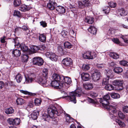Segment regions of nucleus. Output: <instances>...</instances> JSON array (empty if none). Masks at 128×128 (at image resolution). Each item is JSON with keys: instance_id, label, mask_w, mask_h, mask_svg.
<instances>
[{"instance_id": "nucleus-31", "label": "nucleus", "mask_w": 128, "mask_h": 128, "mask_svg": "<svg viewBox=\"0 0 128 128\" xmlns=\"http://www.w3.org/2000/svg\"><path fill=\"white\" fill-rule=\"evenodd\" d=\"M118 13L120 14V16H123L126 14V12H125L124 10L122 8H119L118 9Z\"/></svg>"}, {"instance_id": "nucleus-29", "label": "nucleus", "mask_w": 128, "mask_h": 128, "mask_svg": "<svg viewBox=\"0 0 128 128\" xmlns=\"http://www.w3.org/2000/svg\"><path fill=\"white\" fill-rule=\"evenodd\" d=\"M109 55L110 57L114 59H117L119 58V54L114 52H110Z\"/></svg>"}, {"instance_id": "nucleus-24", "label": "nucleus", "mask_w": 128, "mask_h": 128, "mask_svg": "<svg viewBox=\"0 0 128 128\" xmlns=\"http://www.w3.org/2000/svg\"><path fill=\"white\" fill-rule=\"evenodd\" d=\"M84 21L89 24H92L94 21V18L92 17L87 16L85 18Z\"/></svg>"}, {"instance_id": "nucleus-16", "label": "nucleus", "mask_w": 128, "mask_h": 128, "mask_svg": "<svg viewBox=\"0 0 128 128\" xmlns=\"http://www.w3.org/2000/svg\"><path fill=\"white\" fill-rule=\"evenodd\" d=\"M57 5L56 3L55 2V0H49V2L47 4V7L49 9L53 10Z\"/></svg>"}, {"instance_id": "nucleus-63", "label": "nucleus", "mask_w": 128, "mask_h": 128, "mask_svg": "<svg viewBox=\"0 0 128 128\" xmlns=\"http://www.w3.org/2000/svg\"><path fill=\"white\" fill-rule=\"evenodd\" d=\"M4 83L2 81H0V89L2 88L4 86Z\"/></svg>"}, {"instance_id": "nucleus-14", "label": "nucleus", "mask_w": 128, "mask_h": 128, "mask_svg": "<svg viewBox=\"0 0 128 128\" xmlns=\"http://www.w3.org/2000/svg\"><path fill=\"white\" fill-rule=\"evenodd\" d=\"M47 57L50 58L52 61H56L58 58V56L54 53L47 52L46 54Z\"/></svg>"}, {"instance_id": "nucleus-5", "label": "nucleus", "mask_w": 128, "mask_h": 128, "mask_svg": "<svg viewBox=\"0 0 128 128\" xmlns=\"http://www.w3.org/2000/svg\"><path fill=\"white\" fill-rule=\"evenodd\" d=\"M13 42L14 43V46L16 48H20L21 50L24 52H25L28 50V47L24 44H20L19 41L17 39H14Z\"/></svg>"}, {"instance_id": "nucleus-37", "label": "nucleus", "mask_w": 128, "mask_h": 128, "mask_svg": "<svg viewBox=\"0 0 128 128\" xmlns=\"http://www.w3.org/2000/svg\"><path fill=\"white\" fill-rule=\"evenodd\" d=\"M64 47L68 48H70L72 47V45L70 42L67 41L64 44Z\"/></svg>"}, {"instance_id": "nucleus-9", "label": "nucleus", "mask_w": 128, "mask_h": 128, "mask_svg": "<svg viewBox=\"0 0 128 128\" xmlns=\"http://www.w3.org/2000/svg\"><path fill=\"white\" fill-rule=\"evenodd\" d=\"M47 78L44 76L38 78V82L44 86L46 87L49 85L50 83L47 80Z\"/></svg>"}, {"instance_id": "nucleus-58", "label": "nucleus", "mask_w": 128, "mask_h": 128, "mask_svg": "<svg viewBox=\"0 0 128 128\" xmlns=\"http://www.w3.org/2000/svg\"><path fill=\"white\" fill-rule=\"evenodd\" d=\"M110 34L111 36H113V35L115 34L116 30H110Z\"/></svg>"}, {"instance_id": "nucleus-59", "label": "nucleus", "mask_w": 128, "mask_h": 128, "mask_svg": "<svg viewBox=\"0 0 128 128\" xmlns=\"http://www.w3.org/2000/svg\"><path fill=\"white\" fill-rule=\"evenodd\" d=\"M123 110L124 113H128V106H124L123 108Z\"/></svg>"}, {"instance_id": "nucleus-23", "label": "nucleus", "mask_w": 128, "mask_h": 128, "mask_svg": "<svg viewBox=\"0 0 128 128\" xmlns=\"http://www.w3.org/2000/svg\"><path fill=\"white\" fill-rule=\"evenodd\" d=\"M16 102L17 105L21 106L24 104L25 101L23 98H18L16 99Z\"/></svg>"}, {"instance_id": "nucleus-60", "label": "nucleus", "mask_w": 128, "mask_h": 128, "mask_svg": "<svg viewBox=\"0 0 128 128\" xmlns=\"http://www.w3.org/2000/svg\"><path fill=\"white\" fill-rule=\"evenodd\" d=\"M110 8L109 7H107V8L106 9H104L103 10L105 14L108 13L110 11Z\"/></svg>"}, {"instance_id": "nucleus-50", "label": "nucleus", "mask_w": 128, "mask_h": 128, "mask_svg": "<svg viewBox=\"0 0 128 128\" xmlns=\"http://www.w3.org/2000/svg\"><path fill=\"white\" fill-rule=\"evenodd\" d=\"M120 64L124 66H128V62L126 60H122L120 62Z\"/></svg>"}, {"instance_id": "nucleus-6", "label": "nucleus", "mask_w": 128, "mask_h": 128, "mask_svg": "<svg viewBox=\"0 0 128 128\" xmlns=\"http://www.w3.org/2000/svg\"><path fill=\"white\" fill-rule=\"evenodd\" d=\"M123 83L122 80H114L113 82V85L115 86V89L117 90H120L123 89Z\"/></svg>"}, {"instance_id": "nucleus-2", "label": "nucleus", "mask_w": 128, "mask_h": 128, "mask_svg": "<svg viewBox=\"0 0 128 128\" xmlns=\"http://www.w3.org/2000/svg\"><path fill=\"white\" fill-rule=\"evenodd\" d=\"M63 112L62 109L58 110L55 106H50L47 110V112L48 114V115L44 113L42 114V117L44 120L48 121L50 118H52L54 116H58L60 114L61 116H64V113Z\"/></svg>"}, {"instance_id": "nucleus-57", "label": "nucleus", "mask_w": 128, "mask_h": 128, "mask_svg": "<svg viewBox=\"0 0 128 128\" xmlns=\"http://www.w3.org/2000/svg\"><path fill=\"white\" fill-rule=\"evenodd\" d=\"M33 106V102L32 101H30L29 102L27 105L28 107L29 108H32Z\"/></svg>"}, {"instance_id": "nucleus-39", "label": "nucleus", "mask_w": 128, "mask_h": 128, "mask_svg": "<svg viewBox=\"0 0 128 128\" xmlns=\"http://www.w3.org/2000/svg\"><path fill=\"white\" fill-rule=\"evenodd\" d=\"M35 104L36 106H39L41 104L42 101L40 98H36L34 100Z\"/></svg>"}, {"instance_id": "nucleus-36", "label": "nucleus", "mask_w": 128, "mask_h": 128, "mask_svg": "<svg viewBox=\"0 0 128 128\" xmlns=\"http://www.w3.org/2000/svg\"><path fill=\"white\" fill-rule=\"evenodd\" d=\"M114 87L112 85L108 84L106 85L105 87V89L108 90H111L114 89Z\"/></svg>"}, {"instance_id": "nucleus-41", "label": "nucleus", "mask_w": 128, "mask_h": 128, "mask_svg": "<svg viewBox=\"0 0 128 128\" xmlns=\"http://www.w3.org/2000/svg\"><path fill=\"white\" fill-rule=\"evenodd\" d=\"M31 50L34 53L36 52L39 50L38 47L36 46H32L30 47Z\"/></svg>"}, {"instance_id": "nucleus-32", "label": "nucleus", "mask_w": 128, "mask_h": 128, "mask_svg": "<svg viewBox=\"0 0 128 128\" xmlns=\"http://www.w3.org/2000/svg\"><path fill=\"white\" fill-rule=\"evenodd\" d=\"M5 112L7 114H12L14 112V110L11 107L6 108L4 110Z\"/></svg>"}, {"instance_id": "nucleus-54", "label": "nucleus", "mask_w": 128, "mask_h": 128, "mask_svg": "<svg viewBox=\"0 0 128 128\" xmlns=\"http://www.w3.org/2000/svg\"><path fill=\"white\" fill-rule=\"evenodd\" d=\"M40 25L43 27L45 28L47 26V24L45 21H42L40 22Z\"/></svg>"}, {"instance_id": "nucleus-19", "label": "nucleus", "mask_w": 128, "mask_h": 128, "mask_svg": "<svg viewBox=\"0 0 128 128\" xmlns=\"http://www.w3.org/2000/svg\"><path fill=\"white\" fill-rule=\"evenodd\" d=\"M81 75L82 79L83 81L88 80L90 79V75L88 73L83 72L81 74Z\"/></svg>"}, {"instance_id": "nucleus-22", "label": "nucleus", "mask_w": 128, "mask_h": 128, "mask_svg": "<svg viewBox=\"0 0 128 128\" xmlns=\"http://www.w3.org/2000/svg\"><path fill=\"white\" fill-rule=\"evenodd\" d=\"M83 86L86 90H87L91 89L93 87L92 84L90 83L84 84Z\"/></svg>"}, {"instance_id": "nucleus-13", "label": "nucleus", "mask_w": 128, "mask_h": 128, "mask_svg": "<svg viewBox=\"0 0 128 128\" xmlns=\"http://www.w3.org/2000/svg\"><path fill=\"white\" fill-rule=\"evenodd\" d=\"M25 81L26 83H30L33 81L35 78V75L33 74H31L28 75L27 76H25Z\"/></svg>"}, {"instance_id": "nucleus-44", "label": "nucleus", "mask_w": 128, "mask_h": 128, "mask_svg": "<svg viewBox=\"0 0 128 128\" xmlns=\"http://www.w3.org/2000/svg\"><path fill=\"white\" fill-rule=\"evenodd\" d=\"M21 3V0H14V6L17 7L20 6Z\"/></svg>"}, {"instance_id": "nucleus-49", "label": "nucleus", "mask_w": 128, "mask_h": 128, "mask_svg": "<svg viewBox=\"0 0 128 128\" xmlns=\"http://www.w3.org/2000/svg\"><path fill=\"white\" fill-rule=\"evenodd\" d=\"M118 117L121 119H124L125 117V115L121 111L118 112Z\"/></svg>"}, {"instance_id": "nucleus-48", "label": "nucleus", "mask_w": 128, "mask_h": 128, "mask_svg": "<svg viewBox=\"0 0 128 128\" xmlns=\"http://www.w3.org/2000/svg\"><path fill=\"white\" fill-rule=\"evenodd\" d=\"M82 68L84 70L86 71L89 70L90 67L88 64H84L83 65Z\"/></svg>"}, {"instance_id": "nucleus-18", "label": "nucleus", "mask_w": 128, "mask_h": 128, "mask_svg": "<svg viewBox=\"0 0 128 128\" xmlns=\"http://www.w3.org/2000/svg\"><path fill=\"white\" fill-rule=\"evenodd\" d=\"M78 4L80 8H83L89 5V2L88 0H84L82 2H78Z\"/></svg>"}, {"instance_id": "nucleus-4", "label": "nucleus", "mask_w": 128, "mask_h": 128, "mask_svg": "<svg viewBox=\"0 0 128 128\" xmlns=\"http://www.w3.org/2000/svg\"><path fill=\"white\" fill-rule=\"evenodd\" d=\"M72 60L70 58L67 57L64 58L62 61V64L65 68L70 71L71 69V65L72 64Z\"/></svg>"}, {"instance_id": "nucleus-45", "label": "nucleus", "mask_w": 128, "mask_h": 128, "mask_svg": "<svg viewBox=\"0 0 128 128\" xmlns=\"http://www.w3.org/2000/svg\"><path fill=\"white\" fill-rule=\"evenodd\" d=\"M20 92L24 94H28L32 96H35L36 95V94H32V93H30L24 90H20Z\"/></svg>"}, {"instance_id": "nucleus-12", "label": "nucleus", "mask_w": 128, "mask_h": 128, "mask_svg": "<svg viewBox=\"0 0 128 128\" xmlns=\"http://www.w3.org/2000/svg\"><path fill=\"white\" fill-rule=\"evenodd\" d=\"M100 76V73L97 70H96L92 74V80L94 82H96L99 80Z\"/></svg>"}, {"instance_id": "nucleus-1", "label": "nucleus", "mask_w": 128, "mask_h": 128, "mask_svg": "<svg viewBox=\"0 0 128 128\" xmlns=\"http://www.w3.org/2000/svg\"><path fill=\"white\" fill-rule=\"evenodd\" d=\"M110 99V96L108 94H107L104 96L103 98H101L100 99V102L103 106L109 110V114L111 118H113L115 117L114 116L111 114V113L115 114L117 112L116 107L115 105H109V100Z\"/></svg>"}, {"instance_id": "nucleus-8", "label": "nucleus", "mask_w": 128, "mask_h": 128, "mask_svg": "<svg viewBox=\"0 0 128 128\" xmlns=\"http://www.w3.org/2000/svg\"><path fill=\"white\" fill-rule=\"evenodd\" d=\"M44 62L43 60L39 57H35L32 60L33 64L34 65L40 66L43 64Z\"/></svg>"}, {"instance_id": "nucleus-27", "label": "nucleus", "mask_w": 128, "mask_h": 128, "mask_svg": "<svg viewBox=\"0 0 128 128\" xmlns=\"http://www.w3.org/2000/svg\"><path fill=\"white\" fill-rule=\"evenodd\" d=\"M62 110V111H63V113H64V116H63V115L61 116V114H60L59 116H66V122H72L73 121V118H71L70 117V115L67 114H66V115L65 113H64V112Z\"/></svg>"}, {"instance_id": "nucleus-47", "label": "nucleus", "mask_w": 128, "mask_h": 128, "mask_svg": "<svg viewBox=\"0 0 128 128\" xmlns=\"http://www.w3.org/2000/svg\"><path fill=\"white\" fill-rule=\"evenodd\" d=\"M19 10L25 12L27 10V6L25 5H22L19 8Z\"/></svg>"}, {"instance_id": "nucleus-55", "label": "nucleus", "mask_w": 128, "mask_h": 128, "mask_svg": "<svg viewBox=\"0 0 128 128\" xmlns=\"http://www.w3.org/2000/svg\"><path fill=\"white\" fill-rule=\"evenodd\" d=\"M90 96L92 98H94L98 96L97 93L94 92H91L90 94Z\"/></svg>"}, {"instance_id": "nucleus-52", "label": "nucleus", "mask_w": 128, "mask_h": 128, "mask_svg": "<svg viewBox=\"0 0 128 128\" xmlns=\"http://www.w3.org/2000/svg\"><path fill=\"white\" fill-rule=\"evenodd\" d=\"M120 38L125 43L128 44V37L126 36H122Z\"/></svg>"}, {"instance_id": "nucleus-64", "label": "nucleus", "mask_w": 128, "mask_h": 128, "mask_svg": "<svg viewBox=\"0 0 128 128\" xmlns=\"http://www.w3.org/2000/svg\"><path fill=\"white\" fill-rule=\"evenodd\" d=\"M22 29L25 31H26L28 30V26H22Z\"/></svg>"}, {"instance_id": "nucleus-28", "label": "nucleus", "mask_w": 128, "mask_h": 128, "mask_svg": "<svg viewBox=\"0 0 128 128\" xmlns=\"http://www.w3.org/2000/svg\"><path fill=\"white\" fill-rule=\"evenodd\" d=\"M39 40L41 42H44L46 41V36L45 34H39Z\"/></svg>"}, {"instance_id": "nucleus-21", "label": "nucleus", "mask_w": 128, "mask_h": 128, "mask_svg": "<svg viewBox=\"0 0 128 128\" xmlns=\"http://www.w3.org/2000/svg\"><path fill=\"white\" fill-rule=\"evenodd\" d=\"M88 30L90 33L93 35H95L96 33L97 29L94 26H90Z\"/></svg>"}, {"instance_id": "nucleus-11", "label": "nucleus", "mask_w": 128, "mask_h": 128, "mask_svg": "<svg viewBox=\"0 0 128 128\" xmlns=\"http://www.w3.org/2000/svg\"><path fill=\"white\" fill-rule=\"evenodd\" d=\"M51 86L55 88L58 89L63 88V86L61 83L56 80L52 81L50 83Z\"/></svg>"}, {"instance_id": "nucleus-46", "label": "nucleus", "mask_w": 128, "mask_h": 128, "mask_svg": "<svg viewBox=\"0 0 128 128\" xmlns=\"http://www.w3.org/2000/svg\"><path fill=\"white\" fill-rule=\"evenodd\" d=\"M111 96L114 99L118 98L120 97V96L119 94L115 93H112L111 94Z\"/></svg>"}, {"instance_id": "nucleus-33", "label": "nucleus", "mask_w": 128, "mask_h": 128, "mask_svg": "<svg viewBox=\"0 0 128 128\" xmlns=\"http://www.w3.org/2000/svg\"><path fill=\"white\" fill-rule=\"evenodd\" d=\"M123 70L122 68L118 67H116L114 69V72L118 74L122 72Z\"/></svg>"}, {"instance_id": "nucleus-3", "label": "nucleus", "mask_w": 128, "mask_h": 128, "mask_svg": "<svg viewBox=\"0 0 128 128\" xmlns=\"http://www.w3.org/2000/svg\"><path fill=\"white\" fill-rule=\"evenodd\" d=\"M81 88H77L75 91L70 92L69 95L68 96L66 93L64 91H61V93L63 94L64 96H62L63 98L68 97V99H69L70 101L72 102L74 104L76 103V96H80L82 94Z\"/></svg>"}, {"instance_id": "nucleus-42", "label": "nucleus", "mask_w": 128, "mask_h": 128, "mask_svg": "<svg viewBox=\"0 0 128 128\" xmlns=\"http://www.w3.org/2000/svg\"><path fill=\"white\" fill-rule=\"evenodd\" d=\"M13 15L14 16H16L18 18H21L22 17L20 13L18 10H14Z\"/></svg>"}, {"instance_id": "nucleus-30", "label": "nucleus", "mask_w": 128, "mask_h": 128, "mask_svg": "<svg viewBox=\"0 0 128 128\" xmlns=\"http://www.w3.org/2000/svg\"><path fill=\"white\" fill-rule=\"evenodd\" d=\"M39 113L38 111H34L31 114V118L34 120L36 119L39 115Z\"/></svg>"}, {"instance_id": "nucleus-35", "label": "nucleus", "mask_w": 128, "mask_h": 128, "mask_svg": "<svg viewBox=\"0 0 128 128\" xmlns=\"http://www.w3.org/2000/svg\"><path fill=\"white\" fill-rule=\"evenodd\" d=\"M106 77H108L110 78H112L113 77V75L112 71L110 70H106Z\"/></svg>"}, {"instance_id": "nucleus-38", "label": "nucleus", "mask_w": 128, "mask_h": 128, "mask_svg": "<svg viewBox=\"0 0 128 128\" xmlns=\"http://www.w3.org/2000/svg\"><path fill=\"white\" fill-rule=\"evenodd\" d=\"M48 69L46 68H44L42 71L43 76L48 78Z\"/></svg>"}, {"instance_id": "nucleus-17", "label": "nucleus", "mask_w": 128, "mask_h": 128, "mask_svg": "<svg viewBox=\"0 0 128 128\" xmlns=\"http://www.w3.org/2000/svg\"><path fill=\"white\" fill-rule=\"evenodd\" d=\"M52 78L54 80H56L59 81L61 83V80L63 78V76L62 75H60L58 74H54L52 76Z\"/></svg>"}, {"instance_id": "nucleus-10", "label": "nucleus", "mask_w": 128, "mask_h": 128, "mask_svg": "<svg viewBox=\"0 0 128 128\" xmlns=\"http://www.w3.org/2000/svg\"><path fill=\"white\" fill-rule=\"evenodd\" d=\"M7 121L8 123L11 126L18 125L20 124V119L18 118H16L14 119L9 118Z\"/></svg>"}, {"instance_id": "nucleus-62", "label": "nucleus", "mask_w": 128, "mask_h": 128, "mask_svg": "<svg viewBox=\"0 0 128 128\" xmlns=\"http://www.w3.org/2000/svg\"><path fill=\"white\" fill-rule=\"evenodd\" d=\"M98 67L99 68H104L105 66V64H98L97 65Z\"/></svg>"}, {"instance_id": "nucleus-25", "label": "nucleus", "mask_w": 128, "mask_h": 128, "mask_svg": "<svg viewBox=\"0 0 128 128\" xmlns=\"http://www.w3.org/2000/svg\"><path fill=\"white\" fill-rule=\"evenodd\" d=\"M12 53V54L14 55V56L16 57L20 56L21 54L20 50L16 49L13 50Z\"/></svg>"}, {"instance_id": "nucleus-40", "label": "nucleus", "mask_w": 128, "mask_h": 128, "mask_svg": "<svg viewBox=\"0 0 128 128\" xmlns=\"http://www.w3.org/2000/svg\"><path fill=\"white\" fill-rule=\"evenodd\" d=\"M28 56L27 55L22 54V60L23 62H26L28 61Z\"/></svg>"}, {"instance_id": "nucleus-7", "label": "nucleus", "mask_w": 128, "mask_h": 128, "mask_svg": "<svg viewBox=\"0 0 128 128\" xmlns=\"http://www.w3.org/2000/svg\"><path fill=\"white\" fill-rule=\"evenodd\" d=\"M96 54L95 52L90 51L86 52L82 54L83 57L84 58L90 59H93L96 57Z\"/></svg>"}, {"instance_id": "nucleus-15", "label": "nucleus", "mask_w": 128, "mask_h": 128, "mask_svg": "<svg viewBox=\"0 0 128 128\" xmlns=\"http://www.w3.org/2000/svg\"><path fill=\"white\" fill-rule=\"evenodd\" d=\"M63 80H62L61 82V84L63 86V88L64 87L65 83L67 84H70L72 82L71 79L68 77L63 76Z\"/></svg>"}, {"instance_id": "nucleus-53", "label": "nucleus", "mask_w": 128, "mask_h": 128, "mask_svg": "<svg viewBox=\"0 0 128 128\" xmlns=\"http://www.w3.org/2000/svg\"><path fill=\"white\" fill-rule=\"evenodd\" d=\"M115 43L119 44L120 42L118 39L117 38H113L111 39Z\"/></svg>"}, {"instance_id": "nucleus-26", "label": "nucleus", "mask_w": 128, "mask_h": 128, "mask_svg": "<svg viewBox=\"0 0 128 128\" xmlns=\"http://www.w3.org/2000/svg\"><path fill=\"white\" fill-rule=\"evenodd\" d=\"M22 78L23 77L21 74L18 73L15 76V79L17 82L20 83L22 80Z\"/></svg>"}, {"instance_id": "nucleus-56", "label": "nucleus", "mask_w": 128, "mask_h": 128, "mask_svg": "<svg viewBox=\"0 0 128 128\" xmlns=\"http://www.w3.org/2000/svg\"><path fill=\"white\" fill-rule=\"evenodd\" d=\"M68 34V32L65 30H63L61 32L62 36L64 37H65L66 36H67Z\"/></svg>"}, {"instance_id": "nucleus-51", "label": "nucleus", "mask_w": 128, "mask_h": 128, "mask_svg": "<svg viewBox=\"0 0 128 128\" xmlns=\"http://www.w3.org/2000/svg\"><path fill=\"white\" fill-rule=\"evenodd\" d=\"M108 5L111 8H114L116 5V3L111 2L108 3Z\"/></svg>"}, {"instance_id": "nucleus-43", "label": "nucleus", "mask_w": 128, "mask_h": 128, "mask_svg": "<svg viewBox=\"0 0 128 128\" xmlns=\"http://www.w3.org/2000/svg\"><path fill=\"white\" fill-rule=\"evenodd\" d=\"M110 78L106 77L103 78L102 82L103 85H106L108 84L109 79Z\"/></svg>"}, {"instance_id": "nucleus-34", "label": "nucleus", "mask_w": 128, "mask_h": 128, "mask_svg": "<svg viewBox=\"0 0 128 128\" xmlns=\"http://www.w3.org/2000/svg\"><path fill=\"white\" fill-rule=\"evenodd\" d=\"M115 121L120 127H124L126 125L125 123L119 119H116Z\"/></svg>"}, {"instance_id": "nucleus-61", "label": "nucleus", "mask_w": 128, "mask_h": 128, "mask_svg": "<svg viewBox=\"0 0 128 128\" xmlns=\"http://www.w3.org/2000/svg\"><path fill=\"white\" fill-rule=\"evenodd\" d=\"M88 101L89 102L91 103L95 104L96 103V102H95L94 100L90 98H88Z\"/></svg>"}, {"instance_id": "nucleus-20", "label": "nucleus", "mask_w": 128, "mask_h": 128, "mask_svg": "<svg viewBox=\"0 0 128 128\" xmlns=\"http://www.w3.org/2000/svg\"><path fill=\"white\" fill-rule=\"evenodd\" d=\"M56 10L59 13L62 14L66 12V9L62 6H57L56 8Z\"/></svg>"}]
</instances>
